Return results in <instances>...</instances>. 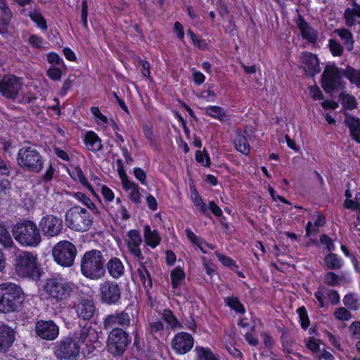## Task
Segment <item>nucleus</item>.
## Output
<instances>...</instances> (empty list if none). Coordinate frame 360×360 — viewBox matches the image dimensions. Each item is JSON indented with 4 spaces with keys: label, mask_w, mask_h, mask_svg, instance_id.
Wrapping results in <instances>:
<instances>
[{
    "label": "nucleus",
    "mask_w": 360,
    "mask_h": 360,
    "mask_svg": "<svg viewBox=\"0 0 360 360\" xmlns=\"http://www.w3.org/2000/svg\"><path fill=\"white\" fill-rule=\"evenodd\" d=\"M25 300V294L20 285L13 282L0 284V313L20 311Z\"/></svg>",
    "instance_id": "obj_1"
},
{
    "label": "nucleus",
    "mask_w": 360,
    "mask_h": 360,
    "mask_svg": "<svg viewBox=\"0 0 360 360\" xmlns=\"http://www.w3.org/2000/svg\"><path fill=\"white\" fill-rule=\"evenodd\" d=\"M205 113L206 115L218 120L221 122L229 120L226 110L222 107L218 105L207 106L205 109Z\"/></svg>",
    "instance_id": "obj_34"
},
{
    "label": "nucleus",
    "mask_w": 360,
    "mask_h": 360,
    "mask_svg": "<svg viewBox=\"0 0 360 360\" xmlns=\"http://www.w3.org/2000/svg\"><path fill=\"white\" fill-rule=\"evenodd\" d=\"M246 131H242L241 129L236 131L235 136L233 139V143L235 149L240 153L248 156L251 151V146L245 136Z\"/></svg>",
    "instance_id": "obj_25"
},
{
    "label": "nucleus",
    "mask_w": 360,
    "mask_h": 360,
    "mask_svg": "<svg viewBox=\"0 0 360 360\" xmlns=\"http://www.w3.org/2000/svg\"><path fill=\"white\" fill-rule=\"evenodd\" d=\"M342 77H343L342 69L334 64L327 65L321 75V87L327 94L345 88Z\"/></svg>",
    "instance_id": "obj_11"
},
{
    "label": "nucleus",
    "mask_w": 360,
    "mask_h": 360,
    "mask_svg": "<svg viewBox=\"0 0 360 360\" xmlns=\"http://www.w3.org/2000/svg\"><path fill=\"white\" fill-rule=\"evenodd\" d=\"M47 61L49 63L56 65H61L63 67L65 66L63 59L59 56L58 53L51 51L47 54Z\"/></svg>",
    "instance_id": "obj_60"
},
{
    "label": "nucleus",
    "mask_w": 360,
    "mask_h": 360,
    "mask_svg": "<svg viewBox=\"0 0 360 360\" xmlns=\"http://www.w3.org/2000/svg\"><path fill=\"white\" fill-rule=\"evenodd\" d=\"M17 161L18 165L26 171L40 173L45 164V159L35 148L23 146L18 152Z\"/></svg>",
    "instance_id": "obj_6"
},
{
    "label": "nucleus",
    "mask_w": 360,
    "mask_h": 360,
    "mask_svg": "<svg viewBox=\"0 0 360 360\" xmlns=\"http://www.w3.org/2000/svg\"><path fill=\"white\" fill-rule=\"evenodd\" d=\"M27 43L34 49H43L45 41L42 37L37 34H30L27 39Z\"/></svg>",
    "instance_id": "obj_55"
},
{
    "label": "nucleus",
    "mask_w": 360,
    "mask_h": 360,
    "mask_svg": "<svg viewBox=\"0 0 360 360\" xmlns=\"http://www.w3.org/2000/svg\"><path fill=\"white\" fill-rule=\"evenodd\" d=\"M195 160L205 167H210L211 165V159L209 153L204 150L203 151L197 150L195 152Z\"/></svg>",
    "instance_id": "obj_54"
},
{
    "label": "nucleus",
    "mask_w": 360,
    "mask_h": 360,
    "mask_svg": "<svg viewBox=\"0 0 360 360\" xmlns=\"http://www.w3.org/2000/svg\"><path fill=\"white\" fill-rule=\"evenodd\" d=\"M296 311L299 316V323L301 328L306 330L310 325V320L307 309L304 306H302L298 307Z\"/></svg>",
    "instance_id": "obj_47"
},
{
    "label": "nucleus",
    "mask_w": 360,
    "mask_h": 360,
    "mask_svg": "<svg viewBox=\"0 0 360 360\" xmlns=\"http://www.w3.org/2000/svg\"><path fill=\"white\" fill-rule=\"evenodd\" d=\"M345 124L348 127L352 140L360 144V119L358 117L345 112Z\"/></svg>",
    "instance_id": "obj_24"
},
{
    "label": "nucleus",
    "mask_w": 360,
    "mask_h": 360,
    "mask_svg": "<svg viewBox=\"0 0 360 360\" xmlns=\"http://www.w3.org/2000/svg\"><path fill=\"white\" fill-rule=\"evenodd\" d=\"M342 302L345 307L350 310L356 311L359 307V300L353 292L347 293L344 296Z\"/></svg>",
    "instance_id": "obj_46"
},
{
    "label": "nucleus",
    "mask_w": 360,
    "mask_h": 360,
    "mask_svg": "<svg viewBox=\"0 0 360 360\" xmlns=\"http://www.w3.org/2000/svg\"><path fill=\"white\" fill-rule=\"evenodd\" d=\"M187 238L194 245H196L198 242L203 243L204 245L210 248V250H214L215 246L213 244L209 243L205 241L202 238L197 236L191 229L186 228L185 230Z\"/></svg>",
    "instance_id": "obj_49"
},
{
    "label": "nucleus",
    "mask_w": 360,
    "mask_h": 360,
    "mask_svg": "<svg viewBox=\"0 0 360 360\" xmlns=\"http://www.w3.org/2000/svg\"><path fill=\"white\" fill-rule=\"evenodd\" d=\"M133 173L135 178L140 181L142 185L146 186L148 182L146 181L147 175L146 172L141 167H134Z\"/></svg>",
    "instance_id": "obj_64"
},
{
    "label": "nucleus",
    "mask_w": 360,
    "mask_h": 360,
    "mask_svg": "<svg viewBox=\"0 0 360 360\" xmlns=\"http://www.w3.org/2000/svg\"><path fill=\"white\" fill-rule=\"evenodd\" d=\"M320 243L325 246L330 252L335 250V245L333 240L327 234L323 233L319 237Z\"/></svg>",
    "instance_id": "obj_61"
},
{
    "label": "nucleus",
    "mask_w": 360,
    "mask_h": 360,
    "mask_svg": "<svg viewBox=\"0 0 360 360\" xmlns=\"http://www.w3.org/2000/svg\"><path fill=\"white\" fill-rule=\"evenodd\" d=\"M14 239L23 247H37L41 242L39 229L31 221L25 219L18 222L12 229Z\"/></svg>",
    "instance_id": "obj_3"
},
{
    "label": "nucleus",
    "mask_w": 360,
    "mask_h": 360,
    "mask_svg": "<svg viewBox=\"0 0 360 360\" xmlns=\"http://www.w3.org/2000/svg\"><path fill=\"white\" fill-rule=\"evenodd\" d=\"M324 262L326 268L330 270H338L343 265L342 259L338 254L332 252L325 256Z\"/></svg>",
    "instance_id": "obj_36"
},
{
    "label": "nucleus",
    "mask_w": 360,
    "mask_h": 360,
    "mask_svg": "<svg viewBox=\"0 0 360 360\" xmlns=\"http://www.w3.org/2000/svg\"><path fill=\"white\" fill-rule=\"evenodd\" d=\"M137 274L144 289L146 291H148L150 288H152V276L146 268V263L143 261L140 262L139 266L137 269Z\"/></svg>",
    "instance_id": "obj_33"
},
{
    "label": "nucleus",
    "mask_w": 360,
    "mask_h": 360,
    "mask_svg": "<svg viewBox=\"0 0 360 360\" xmlns=\"http://www.w3.org/2000/svg\"><path fill=\"white\" fill-rule=\"evenodd\" d=\"M164 323L161 321H156L149 323L147 330L148 333L154 335L158 332L164 330Z\"/></svg>",
    "instance_id": "obj_63"
},
{
    "label": "nucleus",
    "mask_w": 360,
    "mask_h": 360,
    "mask_svg": "<svg viewBox=\"0 0 360 360\" xmlns=\"http://www.w3.org/2000/svg\"><path fill=\"white\" fill-rule=\"evenodd\" d=\"M29 17L42 32L47 31L46 20L39 10L30 12Z\"/></svg>",
    "instance_id": "obj_43"
},
{
    "label": "nucleus",
    "mask_w": 360,
    "mask_h": 360,
    "mask_svg": "<svg viewBox=\"0 0 360 360\" xmlns=\"http://www.w3.org/2000/svg\"><path fill=\"white\" fill-rule=\"evenodd\" d=\"M143 133L147 140L149 141L151 146L156 148L158 146V142L156 141L153 127L152 124H144L143 125Z\"/></svg>",
    "instance_id": "obj_50"
},
{
    "label": "nucleus",
    "mask_w": 360,
    "mask_h": 360,
    "mask_svg": "<svg viewBox=\"0 0 360 360\" xmlns=\"http://www.w3.org/2000/svg\"><path fill=\"white\" fill-rule=\"evenodd\" d=\"M342 74L343 77L348 79L350 84L360 88V69H355L348 65L345 69H342Z\"/></svg>",
    "instance_id": "obj_35"
},
{
    "label": "nucleus",
    "mask_w": 360,
    "mask_h": 360,
    "mask_svg": "<svg viewBox=\"0 0 360 360\" xmlns=\"http://www.w3.org/2000/svg\"><path fill=\"white\" fill-rule=\"evenodd\" d=\"M80 330L75 332L73 340L75 343H78L79 348L82 347V352L84 355H90L96 349L95 344L98 342V335L96 331L91 325H82L79 323Z\"/></svg>",
    "instance_id": "obj_10"
},
{
    "label": "nucleus",
    "mask_w": 360,
    "mask_h": 360,
    "mask_svg": "<svg viewBox=\"0 0 360 360\" xmlns=\"http://www.w3.org/2000/svg\"><path fill=\"white\" fill-rule=\"evenodd\" d=\"M333 316L335 319L340 321H347L352 317L349 309L343 307L337 308L333 313Z\"/></svg>",
    "instance_id": "obj_51"
},
{
    "label": "nucleus",
    "mask_w": 360,
    "mask_h": 360,
    "mask_svg": "<svg viewBox=\"0 0 360 360\" xmlns=\"http://www.w3.org/2000/svg\"><path fill=\"white\" fill-rule=\"evenodd\" d=\"M39 231L48 238L58 236L62 233L63 222L60 217L54 214H46L39 221Z\"/></svg>",
    "instance_id": "obj_14"
},
{
    "label": "nucleus",
    "mask_w": 360,
    "mask_h": 360,
    "mask_svg": "<svg viewBox=\"0 0 360 360\" xmlns=\"http://www.w3.org/2000/svg\"><path fill=\"white\" fill-rule=\"evenodd\" d=\"M224 302L226 307H228L236 314L244 315L246 313L245 305L240 302L239 297L236 295L224 297Z\"/></svg>",
    "instance_id": "obj_32"
},
{
    "label": "nucleus",
    "mask_w": 360,
    "mask_h": 360,
    "mask_svg": "<svg viewBox=\"0 0 360 360\" xmlns=\"http://www.w3.org/2000/svg\"><path fill=\"white\" fill-rule=\"evenodd\" d=\"M170 277L172 289L177 290L179 288L181 283L184 281L186 274L181 266H176L172 270Z\"/></svg>",
    "instance_id": "obj_39"
},
{
    "label": "nucleus",
    "mask_w": 360,
    "mask_h": 360,
    "mask_svg": "<svg viewBox=\"0 0 360 360\" xmlns=\"http://www.w3.org/2000/svg\"><path fill=\"white\" fill-rule=\"evenodd\" d=\"M131 338L128 333L122 328L111 330L108 335L107 347L114 357H120L125 352Z\"/></svg>",
    "instance_id": "obj_8"
},
{
    "label": "nucleus",
    "mask_w": 360,
    "mask_h": 360,
    "mask_svg": "<svg viewBox=\"0 0 360 360\" xmlns=\"http://www.w3.org/2000/svg\"><path fill=\"white\" fill-rule=\"evenodd\" d=\"M343 276H339L336 273L329 271L323 276V283L330 287L339 285L343 280Z\"/></svg>",
    "instance_id": "obj_45"
},
{
    "label": "nucleus",
    "mask_w": 360,
    "mask_h": 360,
    "mask_svg": "<svg viewBox=\"0 0 360 360\" xmlns=\"http://www.w3.org/2000/svg\"><path fill=\"white\" fill-rule=\"evenodd\" d=\"M128 252L139 262L143 261L145 257L142 253L141 245L143 243L141 233L137 229H130L124 238Z\"/></svg>",
    "instance_id": "obj_16"
},
{
    "label": "nucleus",
    "mask_w": 360,
    "mask_h": 360,
    "mask_svg": "<svg viewBox=\"0 0 360 360\" xmlns=\"http://www.w3.org/2000/svg\"><path fill=\"white\" fill-rule=\"evenodd\" d=\"M15 331L3 323L0 325V353L4 354L13 346L15 340Z\"/></svg>",
    "instance_id": "obj_22"
},
{
    "label": "nucleus",
    "mask_w": 360,
    "mask_h": 360,
    "mask_svg": "<svg viewBox=\"0 0 360 360\" xmlns=\"http://www.w3.org/2000/svg\"><path fill=\"white\" fill-rule=\"evenodd\" d=\"M122 285L115 281L107 280L99 284L98 300L101 304L108 306L121 304Z\"/></svg>",
    "instance_id": "obj_7"
},
{
    "label": "nucleus",
    "mask_w": 360,
    "mask_h": 360,
    "mask_svg": "<svg viewBox=\"0 0 360 360\" xmlns=\"http://www.w3.org/2000/svg\"><path fill=\"white\" fill-rule=\"evenodd\" d=\"M0 10L2 16L0 18V34H4L8 32V27L13 18V13L8 6L7 0H0Z\"/></svg>",
    "instance_id": "obj_29"
},
{
    "label": "nucleus",
    "mask_w": 360,
    "mask_h": 360,
    "mask_svg": "<svg viewBox=\"0 0 360 360\" xmlns=\"http://www.w3.org/2000/svg\"><path fill=\"white\" fill-rule=\"evenodd\" d=\"M74 81V76L72 75H68V78L65 79L63 82V84L62 85V87L58 92V95L60 97H64L67 95L68 91L71 89L72 87V84Z\"/></svg>",
    "instance_id": "obj_59"
},
{
    "label": "nucleus",
    "mask_w": 360,
    "mask_h": 360,
    "mask_svg": "<svg viewBox=\"0 0 360 360\" xmlns=\"http://www.w3.org/2000/svg\"><path fill=\"white\" fill-rule=\"evenodd\" d=\"M338 35L343 40L344 44L348 51L354 49V40L352 33L346 28L338 29L335 30Z\"/></svg>",
    "instance_id": "obj_41"
},
{
    "label": "nucleus",
    "mask_w": 360,
    "mask_h": 360,
    "mask_svg": "<svg viewBox=\"0 0 360 360\" xmlns=\"http://www.w3.org/2000/svg\"><path fill=\"white\" fill-rule=\"evenodd\" d=\"M109 275L114 279H118L124 274V266L122 261L117 257H112L106 264Z\"/></svg>",
    "instance_id": "obj_30"
},
{
    "label": "nucleus",
    "mask_w": 360,
    "mask_h": 360,
    "mask_svg": "<svg viewBox=\"0 0 360 360\" xmlns=\"http://www.w3.org/2000/svg\"><path fill=\"white\" fill-rule=\"evenodd\" d=\"M143 240L145 245L155 249L160 244L162 238L157 229L152 230L150 225L146 224L143 226Z\"/></svg>",
    "instance_id": "obj_28"
},
{
    "label": "nucleus",
    "mask_w": 360,
    "mask_h": 360,
    "mask_svg": "<svg viewBox=\"0 0 360 360\" xmlns=\"http://www.w3.org/2000/svg\"><path fill=\"white\" fill-rule=\"evenodd\" d=\"M79 352L78 343L72 337L66 336L56 342L53 354L57 360H77Z\"/></svg>",
    "instance_id": "obj_12"
},
{
    "label": "nucleus",
    "mask_w": 360,
    "mask_h": 360,
    "mask_svg": "<svg viewBox=\"0 0 360 360\" xmlns=\"http://www.w3.org/2000/svg\"><path fill=\"white\" fill-rule=\"evenodd\" d=\"M83 142L86 149L94 153L101 150L103 148L101 139L92 130L86 132L83 137Z\"/></svg>",
    "instance_id": "obj_26"
},
{
    "label": "nucleus",
    "mask_w": 360,
    "mask_h": 360,
    "mask_svg": "<svg viewBox=\"0 0 360 360\" xmlns=\"http://www.w3.org/2000/svg\"><path fill=\"white\" fill-rule=\"evenodd\" d=\"M217 259L221 262V264L225 267H233V266L236 268H239V265L236 263V262L232 259L231 257L223 255L219 252H214Z\"/></svg>",
    "instance_id": "obj_52"
},
{
    "label": "nucleus",
    "mask_w": 360,
    "mask_h": 360,
    "mask_svg": "<svg viewBox=\"0 0 360 360\" xmlns=\"http://www.w3.org/2000/svg\"><path fill=\"white\" fill-rule=\"evenodd\" d=\"M339 99L341 104L345 110H352L358 107V103L354 96L347 94L345 91L341 92L339 95Z\"/></svg>",
    "instance_id": "obj_40"
},
{
    "label": "nucleus",
    "mask_w": 360,
    "mask_h": 360,
    "mask_svg": "<svg viewBox=\"0 0 360 360\" xmlns=\"http://www.w3.org/2000/svg\"><path fill=\"white\" fill-rule=\"evenodd\" d=\"M74 198L78 201L81 202L84 205L89 209H94L96 207L95 204L92 200L82 192H77L73 195Z\"/></svg>",
    "instance_id": "obj_57"
},
{
    "label": "nucleus",
    "mask_w": 360,
    "mask_h": 360,
    "mask_svg": "<svg viewBox=\"0 0 360 360\" xmlns=\"http://www.w3.org/2000/svg\"><path fill=\"white\" fill-rule=\"evenodd\" d=\"M92 214L85 208L75 206L69 209L65 214L67 226L75 231H89L94 222Z\"/></svg>",
    "instance_id": "obj_5"
},
{
    "label": "nucleus",
    "mask_w": 360,
    "mask_h": 360,
    "mask_svg": "<svg viewBox=\"0 0 360 360\" xmlns=\"http://www.w3.org/2000/svg\"><path fill=\"white\" fill-rule=\"evenodd\" d=\"M103 329L109 330L121 326L126 329L131 324V319L128 312L125 310L115 311V313L108 314L103 320Z\"/></svg>",
    "instance_id": "obj_17"
},
{
    "label": "nucleus",
    "mask_w": 360,
    "mask_h": 360,
    "mask_svg": "<svg viewBox=\"0 0 360 360\" xmlns=\"http://www.w3.org/2000/svg\"><path fill=\"white\" fill-rule=\"evenodd\" d=\"M314 221V226L312 222L309 221L305 226L306 236L309 237L315 235L319 232L317 228L325 226L326 224V219L325 215L320 211H316L312 215Z\"/></svg>",
    "instance_id": "obj_27"
},
{
    "label": "nucleus",
    "mask_w": 360,
    "mask_h": 360,
    "mask_svg": "<svg viewBox=\"0 0 360 360\" xmlns=\"http://www.w3.org/2000/svg\"><path fill=\"white\" fill-rule=\"evenodd\" d=\"M295 23L300 31L302 37L304 39L307 40L311 44L316 43L318 39L317 31L305 20L302 15H298L297 19L295 20Z\"/></svg>",
    "instance_id": "obj_23"
},
{
    "label": "nucleus",
    "mask_w": 360,
    "mask_h": 360,
    "mask_svg": "<svg viewBox=\"0 0 360 360\" xmlns=\"http://www.w3.org/2000/svg\"><path fill=\"white\" fill-rule=\"evenodd\" d=\"M90 112L93 115L95 122L98 124H107L109 123V120L105 115H103L101 112V110L98 106H92L90 108Z\"/></svg>",
    "instance_id": "obj_53"
},
{
    "label": "nucleus",
    "mask_w": 360,
    "mask_h": 360,
    "mask_svg": "<svg viewBox=\"0 0 360 360\" xmlns=\"http://www.w3.org/2000/svg\"><path fill=\"white\" fill-rule=\"evenodd\" d=\"M105 262L100 250L93 249L86 251L81 259V274L90 280H98L105 274Z\"/></svg>",
    "instance_id": "obj_2"
},
{
    "label": "nucleus",
    "mask_w": 360,
    "mask_h": 360,
    "mask_svg": "<svg viewBox=\"0 0 360 360\" xmlns=\"http://www.w3.org/2000/svg\"><path fill=\"white\" fill-rule=\"evenodd\" d=\"M97 309L94 301L88 299H82L75 306L77 316L82 321H91Z\"/></svg>",
    "instance_id": "obj_21"
},
{
    "label": "nucleus",
    "mask_w": 360,
    "mask_h": 360,
    "mask_svg": "<svg viewBox=\"0 0 360 360\" xmlns=\"http://www.w3.org/2000/svg\"><path fill=\"white\" fill-rule=\"evenodd\" d=\"M46 76L53 81H60L62 77V70L58 67L51 65L46 70Z\"/></svg>",
    "instance_id": "obj_58"
},
{
    "label": "nucleus",
    "mask_w": 360,
    "mask_h": 360,
    "mask_svg": "<svg viewBox=\"0 0 360 360\" xmlns=\"http://www.w3.org/2000/svg\"><path fill=\"white\" fill-rule=\"evenodd\" d=\"M195 340L193 335L185 331H179L174 334L170 345L172 349L177 355H184L191 351Z\"/></svg>",
    "instance_id": "obj_15"
},
{
    "label": "nucleus",
    "mask_w": 360,
    "mask_h": 360,
    "mask_svg": "<svg viewBox=\"0 0 360 360\" xmlns=\"http://www.w3.org/2000/svg\"><path fill=\"white\" fill-rule=\"evenodd\" d=\"M37 254L32 252L20 251L15 255L13 267L16 274L21 278L39 279L40 268L37 263Z\"/></svg>",
    "instance_id": "obj_4"
},
{
    "label": "nucleus",
    "mask_w": 360,
    "mask_h": 360,
    "mask_svg": "<svg viewBox=\"0 0 360 360\" xmlns=\"http://www.w3.org/2000/svg\"><path fill=\"white\" fill-rule=\"evenodd\" d=\"M77 250L76 246L68 240L58 242L52 249L54 261L63 267H70L74 264Z\"/></svg>",
    "instance_id": "obj_9"
},
{
    "label": "nucleus",
    "mask_w": 360,
    "mask_h": 360,
    "mask_svg": "<svg viewBox=\"0 0 360 360\" xmlns=\"http://www.w3.org/2000/svg\"><path fill=\"white\" fill-rule=\"evenodd\" d=\"M161 318L173 331L184 328L183 323L179 321L173 311L169 308H165L162 310Z\"/></svg>",
    "instance_id": "obj_31"
},
{
    "label": "nucleus",
    "mask_w": 360,
    "mask_h": 360,
    "mask_svg": "<svg viewBox=\"0 0 360 360\" xmlns=\"http://www.w3.org/2000/svg\"><path fill=\"white\" fill-rule=\"evenodd\" d=\"M281 345L284 353L291 354L292 353V341L290 338L287 334H282L281 337Z\"/></svg>",
    "instance_id": "obj_62"
},
{
    "label": "nucleus",
    "mask_w": 360,
    "mask_h": 360,
    "mask_svg": "<svg viewBox=\"0 0 360 360\" xmlns=\"http://www.w3.org/2000/svg\"><path fill=\"white\" fill-rule=\"evenodd\" d=\"M329 49L333 56H341L344 51V47L337 40L330 39L328 41Z\"/></svg>",
    "instance_id": "obj_56"
},
{
    "label": "nucleus",
    "mask_w": 360,
    "mask_h": 360,
    "mask_svg": "<svg viewBox=\"0 0 360 360\" xmlns=\"http://www.w3.org/2000/svg\"><path fill=\"white\" fill-rule=\"evenodd\" d=\"M0 244L6 248L14 246L13 238L5 224L1 221H0Z\"/></svg>",
    "instance_id": "obj_42"
},
{
    "label": "nucleus",
    "mask_w": 360,
    "mask_h": 360,
    "mask_svg": "<svg viewBox=\"0 0 360 360\" xmlns=\"http://www.w3.org/2000/svg\"><path fill=\"white\" fill-rule=\"evenodd\" d=\"M69 174L73 179L76 181L77 180L84 187L86 188L92 193H95L92 186L88 181V179L86 178L82 168L79 166L75 167L71 173L69 172Z\"/></svg>",
    "instance_id": "obj_38"
},
{
    "label": "nucleus",
    "mask_w": 360,
    "mask_h": 360,
    "mask_svg": "<svg viewBox=\"0 0 360 360\" xmlns=\"http://www.w3.org/2000/svg\"><path fill=\"white\" fill-rule=\"evenodd\" d=\"M35 333L41 339L54 340L59 335V327L52 320H38L35 323Z\"/></svg>",
    "instance_id": "obj_18"
},
{
    "label": "nucleus",
    "mask_w": 360,
    "mask_h": 360,
    "mask_svg": "<svg viewBox=\"0 0 360 360\" xmlns=\"http://www.w3.org/2000/svg\"><path fill=\"white\" fill-rule=\"evenodd\" d=\"M21 88L19 79L13 75L4 76L0 81V93L7 98H14Z\"/></svg>",
    "instance_id": "obj_20"
},
{
    "label": "nucleus",
    "mask_w": 360,
    "mask_h": 360,
    "mask_svg": "<svg viewBox=\"0 0 360 360\" xmlns=\"http://www.w3.org/2000/svg\"><path fill=\"white\" fill-rule=\"evenodd\" d=\"M195 360H219L210 347L198 345L194 349Z\"/></svg>",
    "instance_id": "obj_37"
},
{
    "label": "nucleus",
    "mask_w": 360,
    "mask_h": 360,
    "mask_svg": "<svg viewBox=\"0 0 360 360\" xmlns=\"http://www.w3.org/2000/svg\"><path fill=\"white\" fill-rule=\"evenodd\" d=\"M44 288L50 297L58 301L66 300L72 291L71 285L61 278H48Z\"/></svg>",
    "instance_id": "obj_13"
},
{
    "label": "nucleus",
    "mask_w": 360,
    "mask_h": 360,
    "mask_svg": "<svg viewBox=\"0 0 360 360\" xmlns=\"http://www.w3.org/2000/svg\"><path fill=\"white\" fill-rule=\"evenodd\" d=\"M117 172L121 180L123 188H127L134 182L130 181L124 168V164L122 159L116 160Z\"/></svg>",
    "instance_id": "obj_44"
},
{
    "label": "nucleus",
    "mask_w": 360,
    "mask_h": 360,
    "mask_svg": "<svg viewBox=\"0 0 360 360\" xmlns=\"http://www.w3.org/2000/svg\"><path fill=\"white\" fill-rule=\"evenodd\" d=\"M300 63L306 75L313 77L321 71L318 56L309 51H302L300 54Z\"/></svg>",
    "instance_id": "obj_19"
},
{
    "label": "nucleus",
    "mask_w": 360,
    "mask_h": 360,
    "mask_svg": "<svg viewBox=\"0 0 360 360\" xmlns=\"http://www.w3.org/2000/svg\"><path fill=\"white\" fill-rule=\"evenodd\" d=\"M126 191H129V198L131 202L136 205L141 202V193L139 191V186L136 183L132 184L127 188H124Z\"/></svg>",
    "instance_id": "obj_48"
}]
</instances>
